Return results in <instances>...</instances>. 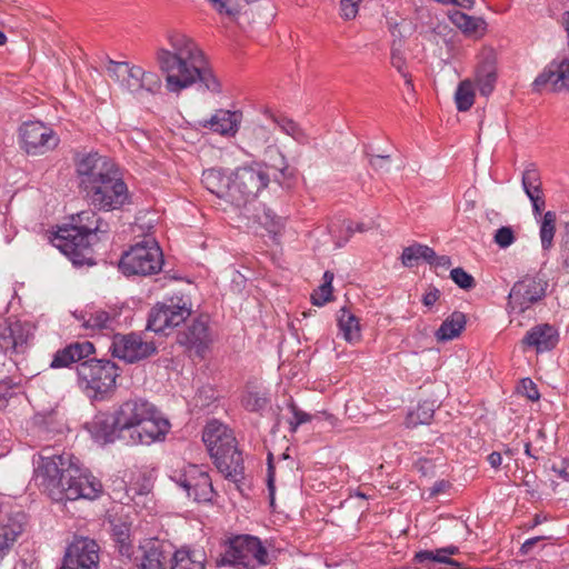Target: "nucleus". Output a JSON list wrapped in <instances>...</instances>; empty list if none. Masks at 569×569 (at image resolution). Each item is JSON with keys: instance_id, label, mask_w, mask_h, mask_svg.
I'll return each instance as SVG.
<instances>
[{"instance_id": "1", "label": "nucleus", "mask_w": 569, "mask_h": 569, "mask_svg": "<svg viewBox=\"0 0 569 569\" xmlns=\"http://www.w3.org/2000/svg\"><path fill=\"white\" fill-rule=\"evenodd\" d=\"M166 39L168 47L157 50L156 60L170 92H180L196 82L211 92L220 91V83L203 51L191 37L179 30H169Z\"/></svg>"}, {"instance_id": "2", "label": "nucleus", "mask_w": 569, "mask_h": 569, "mask_svg": "<svg viewBox=\"0 0 569 569\" xmlns=\"http://www.w3.org/2000/svg\"><path fill=\"white\" fill-rule=\"evenodd\" d=\"M46 451L43 450L34 462V480L53 501L94 500L100 497L101 482L82 470L72 455L48 456Z\"/></svg>"}, {"instance_id": "3", "label": "nucleus", "mask_w": 569, "mask_h": 569, "mask_svg": "<svg viewBox=\"0 0 569 569\" xmlns=\"http://www.w3.org/2000/svg\"><path fill=\"white\" fill-rule=\"evenodd\" d=\"M96 352L90 341H76L59 349L53 355L50 368H68L78 363L77 386L91 401H103L116 390V382L121 370L109 359H88Z\"/></svg>"}, {"instance_id": "4", "label": "nucleus", "mask_w": 569, "mask_h": 569, "mask_svg": "<svg viewBox=\"0 0 569 569\" xmlns=\"http://www.w3.org/2000/svg\"><path fill=\"white\" fill-rule=\"evenodd\" d=\"M70 228L60 229L53 244L67 256L74 266L93 264V241L100 240L99 234L109 232V224L92 209L83 210L72 218Z\"/></svg>"}, {"instance_id": "5", "label": "nucleus", "mask_w": 569, "mask_h": 569, "mask_svg": "<svg viewBox=\"0 0 569 569\" xmlns=\"http://www.w3.org/2000/svg\"><path fill=\"white\" fill-rule=\"evenodd\" d=\"M118 422L128 436V445H151L162 440L170 423L157 407L141 398L123 401L117 409Z\"/></svg>"}, {"instance_id": "6", "label": "nucleus", "mask_w": 569, "mask_h": 569, "mask_svg": "<svg viewBox=\"0 0 569 569\" xmlns=\"http://www.w3.org/2000/svg\"><path fill=\"white\" fill-rule=\"evenodd\" d=\"M202 441L217 469L234 483L240 493L244 495L243 458L238 450L233 431L222 422L211 420L203 428Z\"/></svg>"}, {"instance_id": "7", "label": "nucleus", "mask_w": 569, "mask_h": 569, "mask_svg": "<svg viewBox=\"0 0 569 569\" xmlns=\"http://www.w3.org/2000/svg\"><path fill=\"white\" fill-rule=\"evenodd\" d=\"M251 147L257 159L254 166L251 164V188H257L256 197L262 196L270 183V174L263 167L279 171L284 179L293 177V173L288 171L287 158L278 147V139L271 129L257 124L252 130Z\"/></svg>"}, {"instance_id": "8", "label": "nucleus", "mask_w": 569, "mask_h": 569, "mask_svg": "<svg viewBox=\"0 0 569 569\" xmlns=\"http://www.w3.org/2000/svg\"><path fill=\"white\" fill-rule=\"evenodd\" d=\"M163 266V254L153 239H147L124 251L119 261V270L127 277L151 276Z\"/></svg>"}, {"instance_id": "9", "label": "nucleus", "mask_w": 569, "mask_h": 569, "mask_svg": "<svg viewBox=\"0 0 569 569\" xmlns=\"http://www.w3.org/2000/svg\"><path fill=\"white\" fill-rule=\"evenodd\" d=\"M84 198L92 208L103 211L119 210L130 200L128 187L118 170L87 190Z\"/></svg>"}, {"instance_id": "10", "label": "nucleus", "mask_w": 569, "mask_h": 569, "mask_svg": "<svg viewBox=\"0 0 569 569\" xmlns=\"http://www.w3.org/2000/svg\"><path fill=\"white\" fill-rule=\"evenodd\" d=\"M170 479L186 492L188 498L196 502H209L213 498L211 478L199 466L188 465L182 469L174 470Z\"/></svg>"}, {"instance_id": "11", "label": "nucleus", "mask_w": 569, "mask_h": 569, "mask_svg": "<svg viewBox=\"0 0 569 569\" xmlns=\"http://www.w3.org/2000/svg\"><path fill=\"white\" fill-rule=\"evenodd\" d=\"M79 188L84 193L100 180L116 171L114 163L98 152H78L74 158Z\"/></svg>"}, {"instance_id": "12", "label": "nucleus", "mask_w": 569, "mask_h": 569, "mask_svg": "<svg viewBox=\"0 0 569 569\" xmlns=\"http://www.w3.org/2000/svg\"><path fill=\"white\" fill-rule=\"evenodd\" d=\"M109 71L122 76V84L132 94L157 93L161 88L160 77L156 72L144 71L141 67L128 62L110 61Z\"/></svg>"}, {"instance_id": "13", "label": "nucleus", "mask_w": 569, "mask_h": 569, "mask_svg": "<svg viewBox=\"0 0 569 569\" xmlns=\"http://www.w3.org/2000/svg\"><path fill=\"white\" fill-rule=\"evenodd\" d=\"M190 315L191 309L187 306L186 301L182 299L178 301L170 299L169 303H157L150 310L147 329L161 333L184 322Z\"/></svg>"}, {"instance_id": "14", "label": "nucleus", "mask_w": 569, "mask_h": 569, "mask_svg": "<svg viewBox=\"0 0 569 569\" xmlns=\"http://www.w3.org/2000/svg\"><path fill=\"white\" fill-rule=\"evenodd\" d=\"M109 350L113 357L127 363L138 362L157 352V348L152 341H144L141 336L136 332L114 335Z\"/></svg>"}, {"instance_id": "15", "label": "nucleus", "mask_w": 569, "mask_h": 569, "mask_svg": "<svg viewBox=\"0 0 569 569\" xmlns=\"http://www.w3.org/2000/svg\"><path fill=\"white\" fill-rule=\"evenodd\" d=\"M99 546L89 538H77L67 548L60 569H98Z\"/></svg>"}, {"instance_id": "16", "label": "nucleus", "mask_w": 569, "mask_h": 569, "mask_svg": "<svg viewBox=\"0 0 569 569\" xmlns=\"http://www.w3.org/2000/svg\"><path fill=\"white\" fill-rule=\"evenodd\" d=\"M20 136L26 151L32 154H42L59 143L54 131L39 121L23 123Z\"/></svg>"}, {"instance_id": "17", "label": "nucleus", "mask_w": 569, "mask_h": 569, "mask_svg": "<svg viewBox=\"0 0 569 569\" xmlns=\"http://www.w3.org/2000/svg\"><path fill=\"white\" fill-rule=\"evenodd\" d=\"M26 525L27 515L19 507H3L0 515V560L9 553Z\"/></svg>"}, {"instance_id": "18", "label": "nucleus", "mask_w": 569, "mask_h": 569, "mask_svg": "<svg viewBox=\"0 0 569 569\" xmlns=\"http://www.w3.org/2000/svg\"><path fill=\"white\" fill-rule=\"evenodd\" d=\"M547 281L539 277H527L513 284L509 293V306L520 312L539 301L546 293Z\"/></svg>"}, {"instance_id": "19", "label": "nucleus", "mask_w": 569, "mask_h": 569, "mask_svg": "<svg viewBox=\"0 0 569 569\" xmlns=\"http://www.w3.org/2000/svg\"><path fill=\"white\" fill-rule=\"evenodd\" d=\"M217 567L249 569V535H233L223 543V551L216 559Z\"/></svg>"}, {"instance_id": "20", "label": "nucleus", "mask_w": 569, "mask_h": 569, "mask_svg": "<svg viewBox=\"0 0 569 569\" xmlns=\"http://www.w3.org/2000/svg\"><path fill=\"white\" fill-rule=\"evenodd\" d=\"M138 569H168L171 563L172 546L163 540L150 539L139 547Z\"/></svg>"}, {"instance_id": "21", "label": "nucleus", "mask_w": 569, "mask_h": 569, "mask_svg": "<svg viewBox=\"0 0 569 569\" xmlns=\"http://www.w3.org/2000/svg\"><path fill=\"white\" fill-rule=\"evenodd\" d=\"M532 86L538 91L542 89L552 92L569 91V58L551 61L535 79Z\"/></svg>"}, {"instance_id": "22", "label": "nucleus", "mask_w": 569, "mask_h": 569, "mask_svg": "<svg viewBox=\"0 0 569 569\" xmlns=\"http://www.w3.org/2000/svg\"><path fill=\"white\" fill-rule=\"evenodd\" d=\"M212 338L209 330L208 317L200 316L194 319L186 330L178 333L177 342L189 350H193L197 356L202 357L211 343Z\"/></svg>"}, {"instance_id": "23", "label": "nucleus", "mask_w": 569, "mask_h": 569, "mask_svg": "<svg viewBox=\"0 0 569 569\" xmlns=\"http://www.w3.org/2000/svg\"><path fill=\"white\" fill-rule=\"evenodd\" d=\"M92 432L97 440L104 443L122 440L128 445V436L118 422V415L114 410L112 413H101L96 417L92 423Z\"/></svg>"}, {"instance_id": "24", "label": "nucleus", "mask_w": 569, "mask_h": 569, "mask_svg": "<svg viewBox=\"0 0 569 569\" xmlns=\"http://www.w3.org/2000/svg\"><path fill=\"white\" fill-rule=\"evenodd\" d=\"M559 340L557 329L549 323H541L527 331L521 340L523 347L533 348L537 352L550 351Z\"/></svg>"}, {"instance_id": "25", "label": "nucleus", "mask_w": 569, "mask_h": 569, "mask_svg": "<svg viewBox=\"0 0 569 569\" xmlns=\"http://www.w3.org/2000/svg\"><path fill=\"white\" fill-rule=\"evenodd\" d=\"M247 168L240 167L229 176L226 196L236 207L246 208L249 203V189L246 183Z\"/></svg>"}, {"instance_id": "26", "label": "nucleus", "mask_w": 569, "mask_h": 569, "mask_svg": "<svg viewBox=\"0 0 569 569\" xmlns=\"http://www.w3.org/2000/svg\"><path fill=\"white\" fill-rule=\"evenodd\" d=\"M240 121V112L220 109L203 126L222 136H233Z\"/></svg>"}, {"instance_id": "27", "label": "nucleus", "mask_w": 569, "mask_h": 569, "mask_svg": "<svg viewBox=\"0 0 569 569\" xmlns=\"http://www.w3.org/2000/svg\"><path fill=\"white\" fill-rule=\"evenodd\" d=\"M204 567L203 551L181 548L173 551L169 569H204Z\"/></svg>"}, {"instance_id": "28", "label": "nucleus", "mask_w": 569, "mask_h": 569, "mask_svg": "<svg viewBox=\"0 0 569 569\" xmlns=\"http://www.w3.org/2000/svg\"><path fill=\"white\" fill-rule=\"evenodd\" d=\"M459 552V548L456 546H448L445 548L436 549V550H423L419 551L415 556V560L426 567L427 569H431L430 565L433 563H446L451 566H459V563L451 559L450 556L457 555Z\"/></svg>"}, {"instance_id": "29", "label": "nucleus", "mask_w": 569, "mask_h": 569, "mask_svg": "<svg viewBox=\"0 0 569 569\" xmlns=\"http://www.w3.org/2000/svg\"><path fill=\"white\" fill-rule=\"evenodd\" d=\"M451 22L469 37H482L487 29V22L479 17L468 16L459 10L450 14Z\"/></svg>"}, {"instance_id": "30", "label": "nucleus", "mask_w": 569, "mask_h": 569, "mask_svg": "<svg viewBox=\"0 0 569 569\" xmlns=\"http://www.w3.org/2000/svg\"><path fill=\"white\" fill-rule=\"evenodd\" d=\"M111 537L120 557L131 561L134 555V546L130 539V525L126 522H113Z\"/></svg>"}, {"instance_id": "31", "label": "nucleus", "mask_w": 569, "mask_h": 569, "mask_svg": "<svg viewBox=\"0 0 569 569\" xmlns=\"http://www.w3.org/2000/svg\"><path fill=\"white\" fill-rule=\"evenodd\" d=\"M254 223L258 226L256 227V234H260L263 237L264 234L262 232H259V229H264L268 233V238L272 243H277L278 239L277 237L280 234L282 230V221L280 218H278L272 210L270 209H263L262 213H256L254 214Z\"/></svg>"}, {"instance_id": "32", "label": "nucleus", "mask_w": 569, "mask_h": 569, "mask_svg": "<svg viewBox=\"0 0 569 569\" xmlns=\"http://www.w3.org/2000/svg\"><path fill=\"white\" fill-rule=\"evenodd\" d=\"M466 327V316L460 311L452 312L436 331L438 341H448L457 338Z\"/></svg>"}, {"instance_id": "33", "label": "nucleus", "mask_w": 569, "mask_h": 569, "mask_svg": "<svg viewBox=\"0 0 569 569\" xmlns=\"http://www.w3.org/2000/svg\"><path fill=\"white\" fill-rule=\"evenodd\" d=\"M338 327L343 339L349 343H357L360 341L361 332L359 320L346 308H342L339 311Z\"/></svg>"}, {"instance_id": "34", "label": "nucleus", "mask_w": 569, "mask_h": 569, "mask_svg": "<svg viewBox=\"0 0 569 569\" xmlns=\"http://www.w3.org/2000/svg\"><path fill=\"white\" fill-rule=\"evenodd\" d=\"M76 317L84 329L91 331L111 329L116 322V319L103 310L86 311Z\"/></svg>"}, {"instance_id": "35", "label": "nucleus", "mask_w": 569, "mask_h": 569, "mask_svg": "<svg viewBox=\"0 0 569 569\" xmlns=\"http://www.w3.org/2000/svg\"><path fill=\"white\" fill-rule=\"evenodd\" d=\"M266 113L269 114L272 122L280 129L281 132L291 137L299 144L309 143L310 138L308 133L300 127L298 122L287 117H277L271 114L268 110H266Z\"/></svg>"}, {"instance_id": "36", "label": "nucleus", "mask_w": 569, "mask_h": 569, "mask_svg": "<svg viewBox=\"0 0 569 569\" xmlns=\"http://www.w3.org/2000/svg\"><path fill=\"white\" fill-rule=\"evenodd\" d=\"M497 81V71L492 62L486 61L479 66L476 72V82L481 96L492 93Z\"/></svg>"}, {"instance_id": "37", "label": "nucleus", "mask_w": 569, "mask_h": 569, "mask_svg": "<svg viewBox=\"0 0 569 569\" xmlns=\"http://www.w3.org/2000/svg\"><path fill=\"white\" fill-rule=\"evenodd\" d=\"M202 184L218 197L226 194L229 176H224L219 169H208L202 172Z\"/></svg>"}, {"instance_id": "38", "label": "nucleus", "mask_w": 569, "mask_h": 569, "mask_svg": "<svg viewBox=\"0 0 569 569\" xmlns=\"http://www.w3.org/2000/svg\"><path fill=\"white\" fill-rule=\"evenodd\" d=\"M435 250L428 246L416 243L403 249L401 254V262L407 268H412L418 264L419 260L432 259Z\"/></svg>"}, {"instance_id": "39", "label": "nucleus", "mask_w": 569, "mask_h": 569, "mask_svg": "<svg viewBox=\"0 0 569 569\" xmlns=\"http://www.w3.org/2000/svg\"><path fill=\"white\" fill-rule=\"evenodd\" d=\"M251 411H257L261 416L272 413L271 397L268 389L251 382Z\"/></svg>"}, {"instance_id": "40", "label": "nucleus", "mask_w": 569, "mask_h": 569, "mask_svg": "<svg viewBox=\"0 0 569 569\" xmlns=\"http://www.w3.org/2000/svg\"><path fill=\"white\" fill-rule=\"evenodd\" d=\"M557 214L555 211H547L541 218L539 236L541 247L545 251L550 250L556 233Z\"/></svg>"}, {"instance_id": "41", "label": "nucleus", "mask_w": 569, "mask_h": 569, "mask_svg": "<svg viewBox=\"0 0 569 569\" xmlns=\"http://www.w3.org/2000/svg\"><path fill=\"white\" fill-rule=\"evenodd\" d=\"M251 557L260 566L269 565L277 558L271 545L256 536H251Z\"/></svg>"}, {"instance_id": "42", "label": "nucleus", "mask_w": 569, "mask_h": 569, "mask_svg": "<svg viewBox=\"0 0 569 569\" xmlns=\"http://www.w3.org/2000/svg\"><path fill=\"white\" fill-rule=\"evenodd\" d=\"M455 101L460 112H466L472 107L475 102V87L470 80L466 79L459 83L455 93Z\"/></svg>"}, {"instance_id": "43", "label": "nucleus", "mask_w": 569, "mask_h": 569, "mask_svg": "<svg viewBox=\"0 0 569 569\" xmlns=\"http://www.w3.org/2000/svg\"><path fill=\"white\" fill-rule=\"evenodd\" d=\"M522 188L528 198L542 194V182L538 170L529 166L522 173Z\"/></svg>"}, {"instance_id": "44", "label": "nucleus", "mask_w": 569, "mask_h": 569, "mask_svg": "<svg viewBox=\"0 0 569 569\" xmlns=\"http://www.w3.org/2000/svg\"><path fill=\"white\" fill-rule=\"evenodd\" d=\"M433 409L431 405H420L416 411H412L407 417V426L416 427L418 425H427L431 421Z\"/></svg>"}, {"instance_id": "45", "label": "nucleus", "mask_w": 569, "mask_h": 569, "mask_svg": "<svg viewBox=\"0 0 569 569\" xmlns=\"http://www.w3.org/2000/svg\"><path fill=\"white\" fill-rule=\"evenodd\" d=\"M288 410L292 416L288 420L289 429L291 432H296L300 425L310 422L312 419L311 415L302 411L293 401L288 403Z\"/></svg>"}, {"instance_id": "46", "label": "nucleus", "mask_w": 569, "mask_h": 569, "mask_svg": "<svg viewBox=\"0 0 569 569\" xmlns=\"http://www.w3.org/2000/svg\"><path fill=\"white\" fill-rule=\"evenodd\" d=\"M0 350L7 353H17V341L14 342V330L12 325L4 327L0 331Z\"/></svg>"}, {"instance_id": "47", "label": "nucleus", "mask_w": 569, "mask_h": 569, "mask_svg": "<svg viewBox=\"0 0 569 569\" xmlns=\"http://www.w3.org/2000/svg\"><path fill=\"white\" fill-rule=\"evenodd\" d=\"M450 278L458 287L465 290L472 289L476 286L475 278L459 267L450 271Z\"/></svg>"}, {"instance_id": "48", "label": "nucleus", "mask_w": 569, "mask_h": 569, "mask_svg": "<svg viewBox=\"0 0 569 569\" xmlns=\"http://www.w3.org/2000/svg\"><path fill=\"white\" fill-rule=\"evenodd\" d=\"M19 387V382L13 381L12 378H4L0 380V409L7 407L9 399L14 396V389Z\"/></svg>"}, {"instance_id": "49", "label": "nucleus", "mask_w": 569, "mask_h": 569, "mask_svg": "<svg viewBox=\"0 0 569 569\" xmlns=\"http://www.w3.org/2000/svg\"><path fill=\"white\" fill-rule=\"evenodd\" d=\"M391 64L406 79V83L408 86H410L411 84V79H410V76L408 74V72L406 71V58L403 57V54L400 51V49L392 48V51H391Z\"/></svg>"}, {"instance_id": "50", "label": "nucleus", "mask_w": 569, "mask_h": 569, "mask_svg": "<svg viewBox=\"0 0 569 569\" xmlns=\"http://www.w3.org/2000/svg\"><path fill=\"white\" fill-rule=\"evenodd\" d=\"M516 240L515 233L510 227H501L496 231L495 242L500 248H508Z\"/></svg>"}, {"instance_id": "51", "label": "nucleus", "mask_w": 569, "mask_h": 569, "mask_svg": "<svg viewBox=\"0 0 569 569\" xmlns=\"http://www.w3.org/2000/svg\"><path fill=\"white\" fill-rule=\"evenodd\" d=\"M519 392L531 401L540 398L536 383L530 378H525L520 382Z\"/></svg>"}, {"instance_id": "52", "label": "nucleus", "mask_w": 569, "mask_h": 569, "mask_svg": "<svg viewBox=\"0 0 569 569\" xmlns=\"http://www.w3.org/2000/svg\"><path fill=\"white\" fill-rule=\"evenodd\" d=\"M332 298V287H326L321 284L318 290L311 296L312 303L315 306H323Z\"/></svg>"}, {"instance_id": "53", "label": "nucleus", "mask_w": 569, "mask_h": 569, "mask_svg": "<svg viewBox=\"0 0 569 569\" xmlns=\"http://www.w3.org/2000/svg\"><path fill=\"white\" fill-rule=\"evenodd\" d=\"M12 330H14V342L17 341V353L23 352L29 335L19 322L12 323Z\"/></svg>"}, {"instance_id": "54", "label": "nucleus", "mask_w": 569, "mask_h": 569, "mask_svg": "<svg viewBox=\"0 0 569 569\" xmlns=\"http://www.w3.org/2000/svg\"><path fill=\"white\" fill-rule=\"evenodd\" d=\"M369 163L376 171L388 172L390 170L391 159L389 154H375L370 156Z\"/></svg>"}, {"instance_id": "55", "label": "nucleus", "mask_w": 569, "mask_h": 569, "mask_svg": "<svg viewBox=\"0 0 569 569\" xmlns=\"http://www.w3.org/2000/svg\"><path fill=\"white\" fill-rule=\"evenodd\" d=\"M211 6L219 12L236 18L239 10L229 0H208Z\"/></svg>"}, {"instance_id": "56", "label": "nucleus", "mask_w": 569, "mask_h": 569, "mask_svg": "<svg viewBox=\"0 0 569 569\" xmlns=\"http://www.w3.org/2000/svg\"><path fill=\"white\" fill-rule=\"evenodd\" d=\"M361 1L362 0H341L340 9L342 17L347 20L353 19L358 13V7Z\"/></svg>"}, {"instance_id": "57", "label": "nucleus", "mask_w": 569, "mask_h": 569, "mask_svg": "<svg viewBox=\"0 0 569 569\" xmlns=\"http://www.w3.org/2000/svg\"><path fill=\"white\" fill-rule=\"evenodd\" d=\"M247 284V278L240 273L239 271H233V276L231 278V288L237 292H242Z\"/></svg>"}, {"instance_id": "58", "label": "nucleus", "mask_w": 569, "mask_h": 569, "mask_svg": "<svg viewBox=\"0 0 569 569\" xmlns=\"http://www.w3.org/2000/svg\"><path fill=\"white\" fill-rule=\"evenodd\" d=\"M427 262L436 268L448 269L451 266V259L448 256H437L435 252V257L432 259L427 260Z\"/></svg>"}, {"instance_id": "59", "label": "nucleus", "mask_w": 569, "mask_h": 569, "mask_svg": "<svg viewBox=\"0 0 569 569\" xmlns=\"http://www.w3.org/2000/svg\"><path fill=\"white\" fill-rule=\"evenodd\" d=\"M271 456H269V459ZM268 490H269V498H270V506L273 507L274 505V475H273V466L269 461L268 466Z\"/></svg>"}, {"instance_id": "60", "label": "nucleus", "mask_w": 569, "mask_h": 569, "mask_svg": "<svg viewBox=\"0 0 569 569\" xmlns=\"http://www.w3.org/2000/svg\"><path fill=\"white\" fill-rule=\"evenodd\" d=\"M529 199L532 203V212H533L535 217L541 216L542 210L545 209V206H546L543 194L535 196Z\"/></svg>"}, {"instance_id": "61", "label": "nucleus", "mask_w": 569, "mask_h": 569, "mask_svg": "<svg viewBox=\"0 0 569 569\" xmlns=\"http://www.w3.org/2000/svg\"><path fill=\"white\" fill-rule=\"evenodd\" d=\"M440 297V291L437 288L430 289L425 296L422 297V302L427 307H432L437 300Z\"/></svg>"}, {"instance_id": "62", "label": "nucleus", "mask_w": 569, "mask_h": 569, "mask_svg": "<svg viewBox=\"0 0 569 569\" xmlns=\"http://www.w3.org/2000/svg\"><path fill=\"white\" fill-rule=\"evenodd\" d=\"M552 470L563 480L569 481V460H563L561 466H553Z\"/></svg>"}, {"instance_id": "63", "label": "nucleus", "mask_w": 569, "mask_h": 569, "mask_svg": "<svg viewBox=\"0 0 569 569\" xmlns=\"http://www.w3.org/2000/svg\"><path fill=\"white\" fill-rule=\"evenodd\" d=\"M488 462L489 465L497 469L501 466L502 463V456L500 452H497V451H493L491 452L489 456H488Z\"/></svg>"}, {"instance_id": "64", "label": "nucleus", "mask_w": 569, "mask_h": 569, "mask_svg": "<svg viewBox=\"0 0 569 569\" xmlns=\"http://www.w3.org/2000/svg\"><path fill=\"white\" fill-rule=\"evenodd\" d=\"M545 537H535V538H530L528 540H526L522 546H521V552L522 553H528L530 552V550L532 549V547L541 541Z\"/></svg>"}]
</instances>
